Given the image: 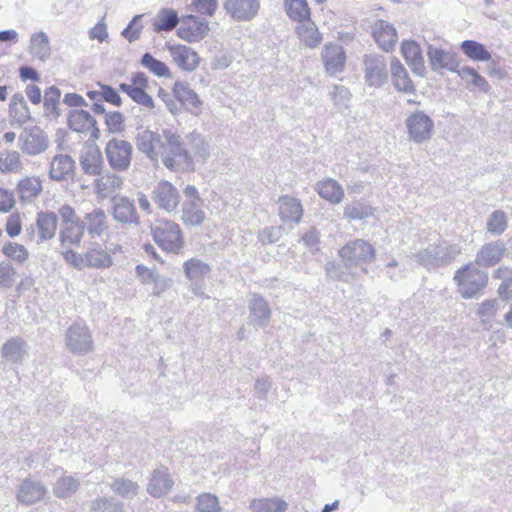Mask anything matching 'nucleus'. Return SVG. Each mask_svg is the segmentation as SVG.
I'll use <instances>...</instances> for the list:
<instances>
[{"label": "nucleus", "instance_id": "19", "mask_svg": "<svg viewBox=\"0 0 512 512\" xmlns=\"http://www.w3.org/2000/svg\"><path fill=\"white\" fill-rule=\"evenodd\" d=\"M322 59L327 74L333 76L343 70L346 54L341 45L329 43L322 50Z\"/></svg>", "mask_w": 512, "mask_h": 512}, {"label": "nucleus", "instance_id": "58", "mask_svg": "<svg viewBox=\"0 0 512 512\" xmlns=\"http://www.w3.org/2000/svg\"><path fill=\"white\" fill-rule=\"evenodd\" d=\"M142 18L143 15H135L127 27L122 31L121 35L128 42L133 43L140 39L143 30Z\"/></svg>", "mask_w": 512, "mask_h": 512}, {"label": "nucleus", "instance_id": "17", "mask_svg": "<svg viewBox=\"0 0 512 512\" xmlns=\"http://www.w3.org/2000/svg\"><path fill=\"white\" fill-rule=\"evenodd\" d=\"M249 322L255 328H263L269 324L271 308L268 302L258 294H252L248 302Z\"/></svg>", "mask_w": 512, "mask_h": 512}, {"label": "nucleus", "instance_id": "34", "mask_svg": "<svg viewBox=\"0 0 512 512\" xmlns=\"http://www.w3.org/2000/svg\"><path fill=\"white\" fill-rule=\"evenodd\" d=\"M62 475L53 485V494L60 499H65L75 494L80 487V480L73 475H66L62 468L58 469Z\"/></svg>", "mask_w": 512, "mask_h": 512}, {"label": "nucleus", "instance_id": "5", "mask_svg": "<svg viewBox=\"0 0 512 512\" xmlns=\"http://www.w3.org/2000/svg\"><path fill=\"white\" fill-rule=\"evenodd\" d=\"M65 348L74 355L85 356L93 351L94 341L92 333L86 323L73 322L63 336Z\"/></svg>", "mask_w": 512, "mask_h": 512}, {"label": "nucleus", "instance_id": "44", "mask_svg": "<svg viewBox=\"0 0 512 512\" xmlns=\"http://www.w3.org/2000/svg\"><path fill=\"white\" fill-rule=\"evenodd\" d=\"M287 15L294 21L304 23L310 19V9L306 0H284Z\"/></svg>", "mask_w": 512, "mask_h": 512}, {"label": "nucleus", "instance_id": "36", "mask_svg": "<svg viewBox=\"0 0 512 512\" xmlns=\"http://www.w3.org/2000/svg\"><path fill=\"white\" fill-rule=\"evenodd\" d=\"M29 53L40 61H46L51 55V47L45 32L33 33L30 38Z\"/></svg>", "mask_w": 512, "mask_h": 512}, {"label": "nucleus", "instance_id": "13", "mask_svg": "<svg viewBox=\"0 0 512 512\" xmlns=\"http://www.w3.org/2000/svg\"><path fill=\"white\" fill-rule=\"evenodd\" d=\"M223 7L234 20L247 22L257 16L260 2L259 0H224Z\"/></svg>", "mask_w": 512, "mask_h": 512}, {"label": "nucleus", "instance_id": "35", "mask_svg": "<svg viewBox=\"0 0 512 512\" xmlns=\"http://www.w3.org/2000/svg\"><path fill=\"white\" fill-rule=\"evenodd\" d=\"M181 20L175 10L170 8H162L153 18V30L157 33L172 31L177 27Z\"/></svg>", "mask_w": 512, "mask_h": 512}, {"label": "nucleus", "instance_id": "21", "mask_svg": "<svg viewBox=\"0 0 512 512\" xmlns=\"http://www.w3.org/2000/svg\"><path fill=\"white\" fill-rule=\"evenodd\" d=\"M427 55L433 71L438 72L446 69L457 73L459 69V61L455 54L429 45Z\"/></svg>", "mask_w": 512, "mask_h": 512}, {"label": "nucleus", "instance_id": "3", "mask_svg": "<svg viewBox=\"0 0 512 512\" xmlns=\"http://www.w3.org/2000/svg\"><path fill=\"white\" fill-rule=\"evenodd\" d=\"M458 291L464 299H471L481 292L488 283V273L474 263L460 267L454 274Z\"/></svg>", "mask_w": 512, "mask_h": 512}, {"label": "nucleus", "instance_id": "45", "mask_svg": "<svg viewBox=\"0 0 512 512\" xmlns=\"http://www.w3.org/2000/svg\"><path fill=\"white\" fill-rule=\"evenodd\" d=\"M61 92L56 86H51L44 95V114L50 119H57L60 116Z\"/></svg>", "mask_w": 512, "mask_h": 512}, {"label": "nucleus", "instance_id": "32", "mask_svg": "<svg viewBox=\"0 0 512 512\" xmlns=\"http://www.w3.org/2000/svg\"><path fill=\"white\" fill-rule=\"evenodd\" d=\"M173 94L181 105L190 110H197L202 105L199 96L189 87L188 83L176 81L173 86Z\"/></svg>", "mask_w": 512, "mask_h": 512}, {"label": "nucleus", "instance_id": "8", "mask_svg": "<svg viewBox=\"0 0 512 512\" xmlns=\"http://www.w3.org/2000/svg\"><path fill=\"white\" fill-rule=\"evenodd\" d=\"M151 199L160 210L173 213L177 211L181 196L171 182L161 180L153 187Z\"/></svg>", "mask_w": 512, "mask_h": 512}, {"label": "nucleus", "instance_id": "15", "mask_svg": "<svg viewBox=\"0 0 512 512\" xmlns=\"http://www.w3.org/2000/svg\"><path fill=\"white\" fill-rule=\"evenodd\" d=\"M112 202V216L113 219L122 224H138L139 217L134 204V201L126 196H113Z\"/></svg>", "mask_w": 512, "mask_h": 512}, {"label": "nucleus", "instance_id": "41", "mask_svg": "<svg viewBox=\"0 0 512 512\" xmlns=\"http://www.w3.org/2000/svg\"><path fill=\"white\" fill-rule=\"evenodd\" d=\"M457 74L466 82L467 88H478L483 92L488 91V82L474 68L470 66L459 67Z\"/></svg>", "mask_w": 512, "mask_h": 512}, {"label": "nucleus", "instance_id": "28", "mask_svg": "<svg viewBox=\"0 0 512 512\" xmlns=\"http://www.w3.org/2000/svg\"><path fill=\"white\" fill-rule=\"evenodd\" d=\"M173 486L168 470L165 467L156 468L147 485V492L153 497H161L167 494Z\"/></svg>", "mask_w": 512, "mask_h": 512}, {"label": "nucleus", "instance_id": "33", "mask_svg": "<svg viewBox=\"0 0 512 512\" xmlns=\"http://www.w3.org/2000/svg\"><path fill=\"white\" fill-rule=\"evenodd\" d=\"M123 185V178L114 173H106L100 175L95 180V187L97 196L105 199L117 190H120Z\"/></svg>", "mask_w": 512, "mask_h": 512}, {"label": "nucleus", "instance_id": "47", "mask_svg": "<svg viewBox=\"0 0 512 512\" xmlns=\"http://www.w3.org/2000/svg\"><path fill=\"white\" fill-rule=\"evenodd\" d=\"M68 128H97V121L86 110L75 109L68 114Z\"/></svg>", "mask_w": 512, "mask_h": 512}, {"label": "nucleus", "instance_id": "63", "mask_svg": "<svg viewBox=\"0 0 512 512\" xmlns=\"http://www.w3.org/2000/svg\"><path fill=\"white\" fill-rule=\"evenodd\" d=\"M300 241L310 250H318L320 232L315 227H310L301 235Z\"/></svg>", "mask_w": 512, "mask_h": 512}, {"label": "nucleus", "instance_id": "59", "mask_svg": "<svg viewBox=\"0 0 512 512\" xmlns=\"http://www.w3.org/2000/svg\"><path fill=\"white\" fill-rule=\"evenodd\" d=\"M21 168L19 154L17 152L1 153L0 154V171L1 172H16Z\"/></svg>", "mask_w": 512, "mask_h": 512}, {"label": "nucleus", "instance_id": "61", "mask_svg": "<svg viewBox=\"0 0 512 512\" xmlns=\"http://www.w3.org/2000/svg\"><path fill=\"white\" fill-rule=\"evenodd\" d=\"M407 128H433V121L422 111H417L408 117Z\"/></svg>", "mask_w": 512, "mask_h": 512}, {"label": "nucleus", "instance_id": "42", "mask_svg": "<svg viewBox=\"0 0 512 512\" xmlns=\"http://www.w3.org/2000/svg\"><path fill=\"white\" fill-rule=\"evenodd\" d=\"M461 51L471 60L485 62L491 59V53L486 47L474 40H465L460 45Z\"/></svg>", "mask_w": 512, "mask_h": 512}, {"label": "nucleus", "instance_id": "38", "mask_svg": "<svg viewBox=\"0 0 512 512\" xmlns=\"http://www.w3.org/2000/svg\"><path fill=\"white\" fill-rule=\"evenodd\" d=\"M203 201H184L182 205L181 219L186 225L198 226L205 219V213L202 209Z\"/></svg>", "mask_w": 512, "mask_h": 512}, {"label": "nucleus", "instance_id": "51", "mask_svg": "<svg viewBox=\"0 0 512 512\" xmlns=\"http://www.w3.org/2000/svg\"><path fill=\"white\" fill-rule=\"evenodd\" d=\"M119 89L126 93L133 101L147 108H153L154 103L146 92L145 88L137 87L135 85H128V83H121Z\"/></svg>", "mask_w": 512, "mask_h": 512}, {"label": "nucleus", "instance_id": "56", "mask_svg": "<svg viewBox=\"0 0 512 512\" xmlns=\"http://www.w3.org/2000/svg\"><path fill=\"white\" fill-rule=\"evenodd\" d=\"M141 65L158 77L170 76L168 66L154 58L150 53H145L141 58Z\"/></svg>", "mask_w": 512, "mask_h": 512}, {"label": "nucleus", "instance_id": "29", "mask_svg": "<svg viewBox=\"0 0 512 512\" xmlns=\"http://www.w3.org/2000/svg\"><path fill=\"white\" fill-rule=\"evenodd\" d=\"M75 162L69 155L58 154L50 163L49 177L54 181H63L73 175Z\"/></svg>", "mask_w": 512, "mask_h": 512}, {"label": "nucleus", "instance_id": "39", "mask_svg": "<svg viewBox=\"0 0 512 512\" xmlns=\"http://www.w3.org/2000/svg\"><path fill=\"white\" fill-rule=\"evenodd\" d=\"M390 70L392 82L397 90L408 92L413 89L412 81L406 69L397 58L391 59Z\"/></svg>", "mask_w": 512, "mask_h": 512}, {"label": "nucleus", "instance_id": "11", "mask_svg": "<svg viewBox=\"0 0 512 512\" xmlns=\"http://www.w3.org/2000/svg\"><path fill=\"white\" fill-rule=\"evenodd\" d=\"M183 270L186 278L190 281L192 293L197 296H203L202 283L211 272L210 265L201 259L191 258L183 263Z\"/></svg>", "mask_w": 512, "mask_h": 512}, {"label": "nucleus", "instance_id": "43", "mask_svg": "<svg viewBox=\"0 0 512 512\" xmlns=\"http://www.w3.org/2000/svg\"><path fill=\"white\" fill-rule=\"evenodd\" d=\"M249 507L253 512H285L288 505L279 498H259L253 499Z\"/></svg>", "mask_w": 512, "mask_h": 512}, {"label": "nucleus", "instance_id": "7", "mask_svg": "<svg viewBox=\"0 0 512 512\" xmlns=\"http://www.w3.org/2000/svg\"><path fill=\"white\" fill-rule=\"evenodd\" d=\"M133 148L130 142L121 139H111L105 148L110 167L118 172L127 171L131 164Z\"/></svg>", "mask_w": 512, "mask_h": 512}, {"label": "nucleus", "instance_id": "26", "mask_svg": "<svg viewBox=\"0 0 512 512\" xmlns=\"http://www.w3.org/2000/svg\"><path fill=\"white\" fill-rule=\"evenodd\" d=\"M26 341L21 337L8 339L1 348V356L12 365L18 367L26 355Z\"/></svg>", "mask_w": 512, "mask_h": 512}, {"label": "nucleus", "instance_id": "1", "mask_svg": "<svg viewBox=\"0 0 512 512\" xmlns=\"http://www.w3.org/2000/svg\"><path fill=\"white\" fill-rule=\"evenodd\" d=\"M137 147L153 161L161 159L170 170L193 169L194 158L204 161L210 154L209 145L196 131L182 139L177 131L142 130L137 135Z\"/></svg>", "mask_w": 512, "mask_h": 512}, {"label": "nucleus", "instance_id": "20", "mask_svg": "<svg viewBox=\"0 0 512 512\" xmlns=\"http://www.w3.org/2000/svg\"><path fill=\"white\" fill-rule=\"evenodd\" d=\"M175 64L184 71H193L199 64V56L196 51L186 45H169L167 47Z\"/></svg>", "mask_w": 512, "mask_h": 512}, {"label": "nucleus", "instance_id": "52", "mask_svg": "<svg viewBox=\"0 0 512 512\" xmlns=\"http://www.w3.org/2000/svg\"><path fill=\"white\" fill-rule=\"evenodd\" d=\"M346 268L345 264H338L334 261H329L325 265L327 277L333 281H341L349 283L354 279L353 274Z\"/></svg>", "mask_w": 512, "mask_h": 512}, {"label": "nucleus", "instance_id": "9", "mask_svg": "<svg viewBox=\"0 0 512 512\" xmlns=\"http://www.w3.org/2000/svg\"><path fill=\"white\" fill-rule=\"evenodd\" d=\"M363 71L365 81L371 87H381L388 80L387 61L382 55H365Z\"/></svg>", "mask_w": 512, "mask_h": 512}, {"label": "nucleus", "instance_id": "54", "mask_svg": "<svg viewBox=\"0 0 512 512\" xmlns=\"http://www.w3.org/2000/svg\"><path fill=\"white\" fill-rule=\"evenodd\" d=\"M17 280V271L8 260L0 262V289H11Z\"/></svg>", "mask_w": 512, "mask_h": 512}, {"label": "nucleus", "instance_id": "53", "mask_svg": "<svg viewBox=\"0 0 512 512\" xmlns=\"http://www.w3.org/2000/svg\"><path fill=\"white\" fill-rule=\"evenodd\" d=\"M507 228V217L504 211L496 210L487 219L486 230L494 236H500Z\"/></svg>", "mask_w": 512, "mask_h": 512}, {"label": "nucleus", "instance_id": "62", "mask_svg": "<svg viewBox=\"0 0 512 512\" xmlns=\"http://www.w3.org/2000/svg\"><path fill=\"white\" fill-rule=\"evenodd\" d=\"M56 214L57 217H60L62 226L71 225L73 223L82 221V219H80L76 214L75 209L67 204L62 205Z\"/></svg>", "mask_w": 512, "mask_h": 512}, {"label": "nucleus", "instance_id": "25", "mask_svg": "<svg viewBox=\"0 0 512 512\" xmlns=\"http://www.w3.org/2000/svg\"><path fill=\"white\" fill-rule=\"evenodd\" d=\"M375 41L384 51L393 48L397 41V32L392 24L385 20H377L372 26Z\"/></svg>", "mask_w": 512, "mask_h": 512}, {"label": "nucleus", "instance_id": "64", "mask_svg": "<svg viewBox=\"0 0 512 512\" xmlns=\"http://www.w3.org/2000/svg\"><path fill=\"white\" fill-rule=\"evenodd\" d=\"M192 5L200 14L213 16L218 8L217 0H192Z\"/></svg>", "mask_w": 512, "mask_h": 512}, {"label": "nucleus", "instance_id": "40", "mask_svg": "<svg viewBox=\"0 0 512 512\" xmlns=\"http://www.w3.org/2000/svg\"><path fill=\"white\" fill-rule=\"evenodd\" d=\"M84 226L81 222L73 223L71 225L62 226L59 232V239L62 246L77 245L79 246L84 236Z\"/></svg>", "mask_w": 512, "mask_h": 512}, {"label": "nucleus", "instance_id": "48", "mask_svg": "<svg viewBox=\"0 0 512 512\" xmlns=\"http://www.w3.org/2000/svg\"><path fill=\"white\" fill-rule=\"evenodd\" d=\"M110 488L115 494L124 499H132L139 491V485L136 482L124 477L114 479Z\"/></svg>", "mask_w": 512, "mask_h": 512}, {"label": "nucleus", "instance_id": "2", "mask_svg": "<svg viewBox=\"0 0 512 512\" xmlns=\"http://www.w3.org/2000/svg\"><path fill=\"white\" fill-rule=\"evenodd\" d=\"M461 252L460 245L441 240L418 251L413 258L419 265L431 270L451 264Z\"/></svg>", "mask_w": 512, "mask_h": 512}, {"label": "nucleus", "instance_id": "6", "mask_svg": "<svg viewBox=\"0 0 512 512\" xmlns=\"http://www.w3.org/2000/svg\"><path fill=\"white\" fill-rule=\"evenodd\" d=\"M338 254L346 268H355L373 262L376 250L368 241L355 239L346 243Z\"/></svg>", "mask_w": 512, "mask_h": 512}, {"label": "nucleus", "instance_id": "14", "mask_svg": "<svg viewBox=\"0 0 512 512\" xmlns=\"http://www.w3.org/2000/svg\"><path fill=\"white\" fill-rule=\"evenodd\" d=\"M48 493L45 485L32 477H26L20 484L16 498L19 503L29 506L44 499Z\"/></svg>", "mask_w": 512, "mask_h": 512}, {"label": "nucleus", "instance_id": "50", "mask_svg": "<svg viewBox=\"0 0 512 512\" xmlns=\"http://www.w3.org/2000/svg\"><path fill=\"white\" fill-rule=\"evenodd\" d=\"M374 209L365 202L355 201L346 204L344 208V216L349 220H365L373 216Z\"/></svg>", "mask_w": 512, "mask_h": 512}, {"label": "nucleus", "instance_id": "60", "mask_svg": "<svg viewBox=\"0 0 512 512\" xmlns=\"http://www.w3.org/2000/svg\"><path fill=\"white\" fill-rule=\"evenodd\" d=\"M283 235L281 226L265 227L258 232V240L263 245L275 243L280 240Z\"/></svg>", "mask_w": 512, "mask_h": 512}, {"label": "nucleus", "instance_id": "37", "mask_svg": "<svg viewBox=\"0 0 512 512\" xmlns=\"http://www.w3.org/2000/svg\"><path fill=\"white\" fill-rule=\"evenodd\" d=\"M317 189L320 197L332 204H339L344 197L342 186L331 178L318 182Z\"/></svg>", "mask_w": 512, "mask_h": 512}, {"label": "nucleus", "instance_id": "31", "mask_svg": "<svg viewBox=\"0 0 512 512\" xmlns=\"http://www.w3.org/2000/svg\"><path fill=\"white\" fill-rule=\"evenodd\" d=\"M42 181L38 177H25L17 184V194L22 203H31L42 192Z\"/></svg>", "mask_w": 512, "mask_h": 512}, {"label": "nucleus", "instance_id": "57", "mask_svg": "<svg viewBox=\"0 0 512 512\" xmlns=\"http://www.w3.org/2000/svg\"><path fill=\"white\" fill-rule=\"evenodd\" d=\"M2 253L9 259L23 264L29 256L27 249L18 243L8 242L2 248Z\"/></svg>", "mask_w": 512, "mask_h": 512}, {"label": "nucleus", "instance_id": "55", "mask_svg": "<svg viewBox=\"0 0 512 512\" xmlns=\"http://www.w3.org/2000/svg\"><path fill=\"white\" fill-rule=\"evenodd\" d=\"M196 509L198 512H221L222 510L218 497L208 492L197 496Z\"/></svg>", "mask_w": 512, "mask_h": 512}, {"label": "nucleus", "instance_id": "18", "mask_svg": "<svg viewBox=\"0 0 512 512\" xmlns=\"http://www.w3.org/2000/svg\"><path fill=\"white\" fill-rule=\"evenodd\" d=\"M19 142L24 153L37 155L47 149L49 141L43 130H23Z\"/></svg>", "mask_w": 512, "mask_h": 512}, {"label": "nucleus", "instance_id": "46", "mask_svg": "<svg viewBox=\"0 0 512 512\" xmlns=\"http://www.w3.org/2000/svg\"><path fill=\"white\" fill-rule=\"evenodd\" d=\"M298 34L301 41L309 48L317 47L322 41L317 26L310 19L298 26Z\"/></svg>", "mask_w": 512, "mask_h": 512}, {"label": "nucleus", "instance_id": "23", "mask_svg": "<svg viewBox=\"0 0 512 512\" xmlns=\"http://www.w3.org/2000/svg\"><path fill=\"white\" fill-rule=\"evenodd\" d=\"M82 170L88 175H100L103 158L100 149L95 145H87L79 157Z\"/></svg>", "mask_w": 512, "mask_h": 512}, {"label": "nucleus", "instance_id": "22", "mask_svg": "<svg viewBox=\"0 0 512 512\" xmlns=\"http://www.w3.org/2000/svg\"><path fill=\"white\" fill-rule=\"evenodd\" d=\"M85 267L107 269L113 265L111 255L98 242H91L84 252Z\"/></svg>", "mask_w": 512, "mask_h": 512}, {"label": "nucleus", "instance_id": "12", "mask_svg": "<svg viewBox=\"0 0 512 512\" xmlns=\"http://www.w3.org/2000/svg\"><path fill=\"white\" fill-rule=\"evenodd\" d=\"M507 250L506 243L500 239L485 243L477 252L474 262L479 267H494L500 263Z\"/></svg>", "mask_w": 512, "mask_h": 512}, {"label": "nucleus", "instance_id": "16", "mask_svg": "<svg viewBox=\"0 0 512 512\" xmlns=\"http://www.w3.org/2000/svg\"><path fill=\"white\" fill-rule=\"evenodd\" d=\"M85 231L91 239L102 238L109 230L108 216L102 208L94 207L82 219Z\"/></svg>", "mask_w": 512, "mask_h": 512}, {"label": "nucleus", "instance_id": "4", "mask_svg": "<svg viewBox=\"0 0 512 512\" xmlns=\"http://www.w3.org/2000/svg\"><path fill=\"white\" fill-rule=\"evenodd\" d=\"M154 241L165 251L179 254L184 247L180 226L172 220H158L151 226Z\"/></svg>", "mask_w": 512, "mask_h": 512}, {"label": "nucleus", "instance_id": "24", "mask_svg": "<svg viewBox=\"0 0 512 512\" xmlns=\"http://www.w3.org/2000/svg\"><path fill=\"white\" fill-rule=\"evenodd\" d=\"M279 217L283 222L300 223L303 216V207L297 198L283 195L278 200Z\"/></svg>", "mask_w": 512, "mask_h": 512}, {"label": "nucleus", "instance_id": "27", "mask_svg": "<svg viewBox=\"0 0 512 512\" xmlns=\"http://www.w3.org/2000/svg\"><path fill=\"white\" fill-rule=\"evenodd\" d=\"M401 52L413 73L423 76L426 67L419 45L415 41H404L401 45Z\"/></svg>", "mask_w": 512, "mask_h": 512}, {"label": "nucleus", "instance_id": "30", "mask_svg": "<svg viewBox=\"0 0 512 512\" xmlns=\"http://www.w3.org/2000/svg\"><path fill=\"white\" fill-rule=\"evenodd\" d=\"M58 224L57 214L52 211L39 212L36 219L37 243L54 238Z\"/></svg>", "mask_w": 512, "mask_h": 512}, {"label": "nucleus", "instance_id": "10", "mask_svg": "<svg viewBox=\"0 0 512 512\" xmlns=\"http://www.w3.org/2000/svg\"><path fill=\"white\" fill-rule=\"evenodd\" d=\"M209 30V22L205 18L186 15L181 19L177 35L187 42H199L206 37Z\"/></svg>", "mask_w": 512, "mask_h": 512}, {"label": "nucleus", "instance_id": "49", "mask_svg": "<svg viewBox=\"0 0 512 512\" xmlns=\"http://www.w3.org/2000/svg\"><path fill=\"white\" fill-rule=\"evenodd\" d=\"M90 512H125L124 504L114 497H98L90 502Z\"/></svg>", "mask_w": 512, "mask_h": 512}]
</instances>
